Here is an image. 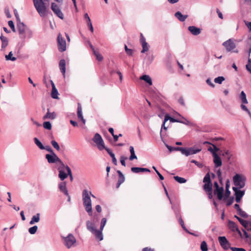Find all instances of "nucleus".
Segmentation results:
<instances>
[{"instance_id":"nucleus-5","label":"nucleus","mask_w":251,"mask_h":251,"mask_svg":"<svg viewBox=\"0 0 251 251\" xmlns=\"http://www.w3.org/2000/svg\"><path fill=\"white\" fill-rule=\"evenodd\" d=\"M235 188L241 189L245 185L246 177L243 176L236 174L233 177Z\"/></svg>"},{"instance_id":"nucleus-10","label":"nucleus","mask_w":251,"mask_h":251,"mask_svg":"<svg viewBox=\"0 0 251 251\" xmlns=\"http://www.w3.org/2000/svg\"><path fill=\"white\" fill-rule=\"evenodd\" d=\"M223 45L225 47L227 51H230L236 47L235 44L232 39H229L223 43Z\"/></svg>"},{"instance_id":"nucleus-43","label":"nucleus","mask_w":251,"mask_h":251,"mask_svg":"<svg viewBox=\"0 0 251 251\" xmlns=\"http://www.w3.org/2000/svg\"><path fill=\"white\" fill-rule=\"evenodd\" d=\"M40 214L39 213L36 214L35 215L32 216V224L35 223H38L40 221Z\"/></svg>"},{"instance_id":"nucleus-53","label":"nucleus","mask_w":251,"mask_h":251,"mask_svg":"<svg viewBox=\"0 0 251 251\" xmlns=\"http://www.w3.org/2000/svg\"><path fill=\"white\" fill-rule=\"evenodd\" d=\"M110 156L112 158V160L113 163L114 165H117V161L115 156V154L114 153H110Z\"/></svg>"},{"instance_id":"nucleus-55","label":"nucleus","mask_w":251,"mask_h":251,"mask_svg":"<svg viewBox=\"0 0 251 251\" xmlns=\"http://www.w3.org/2000/svg\"><path fill=\"white\" fill-rule=\"evenodd\" d=\"M8 25L11 28L13 32H15V28L14 24V23L12 21H8Z\"/></svg>"},{"instance_id":"nucleus-16","label":"nucleus","mask_w":251,"mask_h":251,"mask_svg":"<svg viewBox=\"0 0 251 251\" xmlns=\"http://www.w3.org/2000/svg\"><path fill=\"white\" fill-rule=\"evenodd\" d=\"M17 26L19 34L24 35L27 28L26 25L23 23L19 22L18 23Z\"/></svg>"},{"instance_id":"nucleus-35","label":"nucleus","mask_w":251,"mask_h":251,"mask_svg":"<svg viewBox=\"0 0 251 251\" xmlns=\"http://www.w3.org/2000/svg\"><path fill=\"white\" fill-rule=\"evenodd\" d=\"M106 222H107V220L105 218H103L102 219H101V222H100V229L98 230V231H100V235L101 236H103L102 235V231L103 229V228L106 223Z\"/></svg>"},{"instance_id":"nucleus-25","label":"nucleus","mask_w":251,"mask_h":251,"mask_svg":"<svg viewBox=\"0 0 251 251\" xmlns=\"http://www.w3.org/2000/svg\"><path fill=\"white\" fill-rule=\"evenodd\" d=\"M175 17L180 22H184L187 18V15H182V13L179 12H176L175 14Z\"/></svg>"},{"instance_id":"nucleus-33","label":"nucleus","mask_w":251,"mask_h":251,"mask_svg":"<svg viewBox=\"0 0 251 251\" xmlns=\"http://www.w3.org/2000/svg\"><path fill=\"white\" fill-rule=\"evenodd\" d=\"M203 189L206 192H211L212 190V182L205 183L203 185Z\"/></svg>"},{"instance_id":"nucleus-21","label":"nucleus","mask_w":251,"mask_h":251,"mask_svg":"<svg viewBox=\"0 0 251 251\" xmlns=\"http://www.w3.org/2000/svg\"><path fill=\"white\" fill-rule=\"evenodd\" d=\"M207 144L211 145L213 147V148H212L211 147H209L207 149V150L209 151H210L212 153V155H213V152H214L215 153H217V151H220L219 148H217L215 145L210 143L209 142L205 141L203 143V144Z\"/></svg>"},{"instance_id":"nucleus-27","label":"nucleus","mask_w":251,"mask_h":251,"mask_svg":"<svg viewBox=\"0 0 251 251\" xmlns=\"http://www.w3.org/2000/svg\"><path fill=\"white\" fill-rule=\"evenodd\" d=\"M77 115L78 118L80 119V120L84 124L85 123V120L84 119L83 117L82 108L79 104H78Z\"/></svg>"},{"instance_id":"nucleus-38","label":"nucleus","mask_w":251,"mask_h":251,"mask_svg":"<svg viewBox=\"0 0 251 251\" xmlns=\"http://www.w3.org/2000/svg\"><path fill=\"white\" fill-rule=\"evenodd\" d=\"M174 178L176 181L179 183H184L186 182V179L178 176H175Z\"/></svg>"},{"instance_id":"nucleus-2","label":"nucleus","mask_w":251,"mask_h":251,"mask_svg":"<svg viewBox=\"0 0 251 251\" xmlns=\"http://www.w3.org/2000/svg\"><path fill=\"white\" fill-rule=\"evenodd\" d=\"M33 0L34 7L39 13V15L41 17H46L48 13V10L45 3V1L47 0Z\"/></svg>"},{"instance_id":"nucleus-39","label":"nucleus","mask_w":251,"mask_h":251,"mask_svg":"<svg viewBox=\"0 0 251 251\" xmlns=\"http://www.w3.org/2000/svg\"><path fill=\"white\" fill-rule=\"evenodd\" d=\"M13 53L12 51H10L8 55H5V59L6 60H11L12 61H14L16 60V58L15 57H12Z\"/></svg>"},{"instance_id":"nucleus-8","label":"nucleus","mask_w":251,"mask_h":251,"mask_svg":"<svg viewBox=\"0 0 251 251\" xmlns=\"http://www.w3.org/2000/svg\"><path fill=\"white\" fill-rule=\"evenodd\" d=\"M58 48L60 51L63 52L66 50V42L60 34L57 37Z\"/></svg>"},{"instance_id":"nucleus-19","label":"nucleus","mask_w":251,"mask_h":251,"mask_svg":"<svg viewBox=\"0 0 251 251\" xmlns=\"http://www.w3.org/2000/svg\"><path fill=\"white\" fill-rule=\"evenodd\" d=\"M229 228L233 231H237L239 234L241 235V232L238 229L237 225L233 221H229L228 222Z\"/></svg>"},{"instance_id":"nucleus-13","label":"nucleus","mask_w":251,"mask_h":251,"mask_svg":"<svg viewBox=\"0 0 251 251\" xmlns=\"http://www.w3.org/2000/svg\"><path fill=\"white\" fill-rule=\"evenodd\" d=\"M201 149H196L195 147L185 148L183 154L188 156L190 155L196 154L201 151Z\"/></svg>"},{"instance_id":"nucleus-1","label":"nucleus","mask_w":251,"mask_h":251,"mask_svg":"<svg viewBox=\"0 0 251 251\" xmlns=\"http://www.w3.org/2000/svg\"><path fill=\"white\" fill-rule=\"evenodd\" d=\"M91 196L95 198L90 191L84 189L82 191V201L85 210L88 213L89 215H92V202Z\"/></svg>"},{"instance_id":"nucleus-18","label":"nucleus","mask_w":251,"mask_h":251,"mask_svg":"<svg viewBox=\"0 0 251 251\" xmlns=\"http://www.w3.org/2000/svg\"><path fill=\"white\" fill-rule=\"evenodd\" d=\"M212 156L213 157V162L215 167L216 168L220 167L222 165V162L218 154L213 152Z\"/></svg>"},{"instance_id":"nucleus-14","label":"nucleus","mask_w":251,"mask_h":251,"mask_svg":"<svg viewBox=\"0 0 251 251\" xmlns=\"http://www.w3.org/2000/svg\"><path fill=\"white\" fill-rule=\"evenodd\" d=\"M235 218H236L238 220V221L240 223V224L248 230H251V223L247 221H246V220H244L240 218H239V217H238L237 216L235 215Z\"/></svg>"},{"instance_id":"nucleus-41","label":"nucleus","mask_w":251,"mask_h":251,"mask_svg":"<svg viewBox=\"0 0 251 251\" xmlns=\"http://www.w3.org/2000/svg\"><path fill=\"white\" fill-rule=\"evenodd\" d=\"M131 171L134 173H139L140 172H143V168L140 167H132Z\"/></svg>"},{"instance_id":"nucleus-11","label":"nucleus","mask_w":251,"mask_h":251,"mask_svg":"<svg viewBox=\"0 0 251 251\" xmlns=\"http://www.w3.org/2000/svg\"><path fill=\"white\" fill-rule=\"evenodd\" d=\"M218 240L220 245L224 250H227L230 248V243L225 236L219 237Z\"/></svg>"},{"instance_id":"nucleus-24","label":"nucleus","mask_w":251,"mask_h":251,"mask_svg":"<svg viewBox=\"0 0 251 251\" xmlns=\"http://www.w3.org/2000/svg\"><path fill=\"white\" fill-rule=\"evenodd\" d=\"M224 191V189L222 186L216 190H214V193L217 195V198L219 200H221L223 198Z\"/></svg>"},{"instance_id":"nucleus-29","label":"nucleus","mask_w":251,"mask_h":251,"mask_svg":"<svg viewBox=\"0 0 251 251\" xmlns=\"http://www.w3.org/2000/svg\"><path fill=\"white\" fill-rule=\"evenodd\" d=\"M140 79L144 80L150 85H151L152 84L151 78L148 75H142L140 77Z\"/></svg>"},{"instance_id":"nucleus-58","label":"nucleus","mask_w":251,"mask_h":251,"mask_svg":"<svg viewBox=\"0 0 251 251\" xmlns=\"http://www.w3.org/2000/svg\"><path fill=\"white\" fill-rule=\"evenodd\" d=\"M191 163H194L195 165H196L199 168H201L203 167V165L201 163H200L197 161L195 160H192L191 161Z\"/></svg>"},{"instance_id":"nucleus-56","label":"nucleus","mask_w":251,"mask_h":251,"mask_svg":"<svg viewBox=\"0 0 251 251\" xmlns=\"http://www.w3.org/2000/svg\"><path fill=\"white\" fill-rule=\"evenodd\" d=\"M127 159V157L124 156H121L120 157V162L121 163V164L124 166H126V162L125 160Z\"/></svg>"},{"instance_id":"nucleus-63","label":"nucleus","mask_w":251,"mask_h":251,"mask_svg":"<svg viewBox=\"0 0 251 251\" xmlns=\"http://www.w3.org/2000/svg\"><path fill=\"white\" fill-rule=\"evenodd\" d=\"M184 149L185 148L175 147V151H180L182 154H183Z\"/></svg>"},{"instance_id":"nucleus-60","label":"nucleus","mask_w":251,"mask_h":251,"mask_svg":"<svg viewBox=\"0 0 251 251\" xmlns=\"http://www.w3.org/2000/svg\"><path fill=\"white\" fill-rule=\"evenodd\" d=\"M4 13H5L6 17L8 18H10L11 17V14L10 13V11H9V10L8 8H7V7L5 8V9H4Z\"/></svg>"},{"instance_id":"nucleus-44","label":"nucleus","mask_w":251,"mask_h":251,"mask_svg":"<svg viewBox=\"0 0 251 251\" xmlns=\"http://www.w3.org/2000/svg\"><path fill=\"white\" fill-rule=\"evenodd\" d=\"M222 155L227 159V160H229L231 157V154L229 151L226 150L224 151V152L222 153Z\"/></svg>"},{"instance_id":"nucleus-15","label":"nucleus","mask_w":251,"mask_h":251,"mask_svg":"<svg viewBox=\"0 0 251 251\" xmlns=\"http://www.w3.org/2000/svg\"><path fill=\"white\" fill-rule=\"evenodd\" d=\"M64 169H65V167H62L61 165L59 166L57 168L59 171L58 176L62 181L66 178L68 176V173H66L64 172Z\"/></svg>"},{"instance_id":"nucleus-32","label":"nucleus","mask_w":251,"mask_h":251,"mask_svg":"<svg viewBox=\"0 0 251 251\" xmlns=\"http://www.w3.org/2000/svg\"><path fill=\"white\" fill-rule=\"evenodd\" d=\"M129 151L130 152V155L129 157V159L131 161L133 160L134 159H137V156L135 155L134 149L133 147L130 146L129 147Z\"/></svg>"},{"instance_id":"nucleus-54","label":"nucleus","mask_w":251,"mask_h":251,"mask_svg":"<svg viewBox=\"0 0 251 251\" xmlns=\"http://www.w3.org/2000/svg\"><path fill=\"white\" fill-rule=\"evenodd\" d=\"M99 216L98 215L95 214L94 215L92 220L91 221H92V222H94L95 224L96 225V223H97L99 222Z\"/></svg>"},{"instance_id":"nucleus-3","label":"nucleus","mask_w":251,"mask_h":251,"mask_svg":"<svg viewBox=\"0 0 251 251\" xmlns=\"http://www.w3.org/2000/svg\"><path fill=\"white\" fill-rule=\"evenodd\" d=\"M62 240L64 246L68 249L75 246L76 240L75 237L69 233L66 236H61Z\"/></svg>"},{"instance_id":"nucleus-57","label":"nucleus","mask_w":251,"mask_h":251,"mask_svg":"<svg viewBox=\"0 0 251 251\" xmlns=\"http://www.w3.org/2000/svg\"><path fill=\"white\" fill-rule=\"evenodd\" d=\"M217 175L218 176V177L220 181V183H221L222 182V173L220 169L217 171Z\"/></svg>"},{"instance_id":"nucleus-47","label":"nucleus","mask_w":251,"mask_h":251,"mask_svg":"<svg viewBox=\"0 0 251 251\" xmlns=\"http://www.w3.org/2000/svg\"><path fill=\"white\" fill-rule=\"evenodd\" d=\"M43 126L45 129L50 130L51 129V125L50 122H45L43 123Z\"/></svg>"},{"instance_id":"nucleus-50","label":"nucleus","mask_w":251,"mask_h":251,"mask_svg":"<svg viewBox=\"0 0 251 251\" xmlns=\"http://www.w3.org/2000/svg\"><path fill=\"white\" fill-rule=\"evenodd\" d=\"M51 144L57 151H59L60 147L57 142L54 140H52L51 141Z\"/></svg>"},{"instance_id":"nucleus-40","label":"nucleus","mask_w":251,"mask_h":251,"mask_svg":"<svg viewBox=\"0 0 251 251\" xmlns=\"http://www.w3.org/2000/svg\"><path fill=\"white\" fill-rule=\"evenodd\" d=\"M65 169L68 173V175L70 177V180L71 181L73 180V176L72 173V171L71 169L69 168V167L68 165H65Z\"/></svg>"},{"instance_id":"nucleus-64","label":"nucleus","mask_w":251,"mask_h":251,"mask_svg":"<svg viewBox=\"0 0 251 251\" xmlns=\"http://www.w3.org/2000/svg\"><path fill=\"white\" fill-rule=\"evenodd\" d=\"M234 199L233 197L230 198L226 202V205L230 206L233 202Z\"/></svg>"},{"instance_id":"nucleus-62","label":"nucleus","mask_w":251,"mask_h":251,"mask_svg":"<svg viewBox=\"0 0 251 251\" xmlns=\"http://www.w3.org/2000/svg\"><path fill=\"white\" fill-rule=\"evenodd\" d=\"M140 42L141 44H144V43H147V42L146 41V39L144 37V36H143L142 33L140 34Z\"/></svg>"},{"instance_id":"nucleus-45","label":"nucleus","mask_w":251,"mask_h":251,"mask_svg":"<svg viewBox=\"0 0 251 251\" xmlns=\"http://www.w3.org/2000/svg\"><path fill=\"white\" fill-rule=\"evenodd\" d=\"M225 79V78L223 76H218L214 79V82L216 83L221 84Z\"/></svg>"},{"instance_id":"nucleus-23","label":"nucleus","mask_w":251,"mask_h":251,"mask_svg":"<svg viewBox=\"0 0 251 251\" xmlns=\"http://www.w3.org/2000/svg\"><path fill=\"white\" fill-rule=\"evenodd\" d=\"M59 189L61 192L66 196H68V191L66 188V183L65 181L60 182L58 185Z\"/></svg>"},{"instance_id":"nucleus-36","label":"nucleus","mask_w":251,"mask_h":251,"mask_svg":"<svg viewBox=\"0 0 251 251\" xmlns=\"http://www.w3.org/2000/svg\"><path fill=\"white\" fill-rule=\"evenodd\" d=\"M240 99H241L242 102L244 104L248 103V100L246 98V94L244 91H242L240 95Z\"/></svg>"},{"instance_id":"nucleus-48","label":"nucleus","mask_w":251,"mask_h":251,"mask_svg":"<svg viewBox=\"0 0 251 251\" xmlns=\"http://www.w3.org/2000/svg\"><path fill=\"white\" fill-rule=\"evenodd\" d=\"M201 249L202 251H207V245L205 241H202L201 245Z\"/></svg>"},{"instance_id":"nucleus-52","label":"nucleus","mask_w":251,"mask_h":251,"mask_svg":"<svg viewBox=\"0 0 251 251\" xmlns=\"http://www.w3.org/2000/svg\"><path fill=\"white\" fill-rule=\"evenodd\" d=\"M247 70L251 74V59H249L248 63L246 66Z\"/></svg>"},{"instance_id":"nucleus-49","label":"nucleus","mask_w":251,"mask_h":251,"mask_svg":"<svg viewBox=\"0 0 251 251\" xmlns=\"http://www.w3.org/2000/svg\"><path fill=\"white\" fill-rule=\"evenodd\" d=\"M94 54L96 56L97 59L98 61H100L103 59L102 56L100 54L98 51H97L96 50H94Z\"/></svg>"},{"instance_id":"nucleus-51","label":"nucleus","mask_w":251,"mask_h":251,"mask_svg":"<svg viewBox=\"0 0 251 251\" xmlns=\"http://www.w3.org/2000/svg\"><path fill=\"white\" fill-rule=\"evenodd\" d=\"M237 212L238 214L240 215V216L243 218H247L248 216L246 212H245L244 211H243L241 209Z\"/></svg>"},{"instance_id":"nucleus-37","label":"nucleus","mask_w":251,"mask_h":251,"mask_svg":"<svg viewBox=\"0 0 251 251\" xmlns=\"http://www.w3.org/2000/svg\"><path fill=\"white\" fill-rule=\"evenodd\" d=\"M34 141L35 142V144L36 145V146L40 150H44V146H43L42 143L40 141V140L38 138H34Z\"/></svg>"},{"instance_id":"nucleus-22","label":"nucleus","mask_w":251,"mask_h":251,"mask_svg":"<svg viewBox=\"0 0 251 251\" xmlns=\"http://www.w3.org/2000/svg\"><path fill=\"white\" fill-rule=\"evenodd\" d=\"M59 67L61 73L64 76V77H65L66 72V62L64 59H61L60 60Z\"/></svg>"},{"instance_id":"nucleus-6","label":"nucleus","mask_w":251,"mask_h":251,"mask_svg":"<svg viewBox=\"0 0 251 251\" xmlns=\"http://www.w3.org/2000/svg\"><path fill=\"white\" fill-rule=\"evenodd\" d=\"M46 158L49 163H58V166L61 165L62 167H65V165L54 152H52L51 154H47L46 155Z\"/></svg>"},{"instance_id":"nucleus-17","label":"nucleus","mask_w":251,"mask_h":251,"mask_svg":"<svg viewBox=\"0 0 251 251\" xmlns=\"http://www.w3.org/2000/svg\"><path fill=\"white\" fill-rule=\"evenodd\" d=\"M49 82H50V83L51 85V87H52L51 97L53 99H58V92L57 89L56 88V87L55 86V85H54L53 82L50 79H49Z\"/></svg>"},{"instance_id":"nucleus-59","label":"nucleus","mask_w":251,"mask_h":251,"mask_svg":"<svg viewBox=\"0 0 251 251\" xmlns=\"http://www.w3.org/2000/svg\"><path fill=\"white\" fill-rule=\"evenodd\" d=\"M230 249L232 251H246V250L243 248L230 247Z\"/></svg>"},{"instance_id":"nucleus-12","label":"nucleus","mask_w":251,"mask_h":251,"mask_svg":"<svg viewBox=\"0 0 251 251\" xmlns=\"http://www.w3.org/2000/svg\"><path fill=\"white\" fill-rule=\"evenodd\" d=\"M233 191L235 193V201L237 202H240L242 198L245 194L244 190H240V189L232 188Z\"/></svg>"},{"instance_id":"nucleus-42","label":"nucleus","mask_w":251,"mask_h":251,"mask_svg":"<svg viewBox=\"0 0 251 251\" xmlns=\"http://www.w3.org/2000/svg\"><path fill=\"white\" fill-rule=\"evenodd\" d=\"M142 47V50H141V53H145V52L149 50V46L147 43H144V44H141Z\"/></svg>"},{"instance_id":"nucleus-61","label":"nucleus","mask_w":251,"mask_h":251,"mask_svg":"<svg viewBox=\"0 0 251 251\" xmlns=\"http://www.w3.org/2000/svg\"><path fill=\"white\" fill-rule=\"evenodd\" d=\"M241 107L242 108V110L246 111L248 114L249 115H250V116L251 115V112L249 111V110L247 108V107H246V106H245V105H244L243 104H242L241 105Z\"/></svg>"},{"instance_id":"nucleus-26","label":"nucleus","mask_w":251,"mask_h":251,"mask_svg":"<svg viewBox=\"0 0 251 251\" xmlns=\"http://www.w3.org/2000/svg\"><path fill=\"white\" fill-rule=\"evenodd\" d=\"M56 113L54 112L50 113L49 111V109H48V111L46 115L43 117V119H50L53 120L56 118Z\"/></svg>"},{"instance_id":"nucleus-4","label":"nucleus","mask_w":251,"mask_h":251,"mask_svg":"<svg viewBox=\"0 0 251 251\" xmlns=\"http://www.w3.org/2000/svg\"><path fill=\"white\" fill-rule=\"evenodd\" d=\"M86 227L87 229L95 235V237L99 241L103 240V236L100 235V231H98L97 229L95 224L94 222L90 221H87L86 222Z\"/></svg>"},{"instance_id":"nucleus-31","label":"nucleus","mask_w":251,"mask_h":251,"mask_svg":"<svg viewBox=\"0 0 251 251\" xmlns=\"http://www.w3.org/2000/svg\"><path fill=\"white\" fill-rule=\"evenodd\" d=\"M178 116H179L180 117H181V119H179V121L178 122V123L183 124L187 126H189L191 124V123L187 120L186 118H185L184 117L182 116L180 114L178 113H176Z\"/></svg>"},{"instance_id":"nucleus-34","label":"nucleus","mask_w":251,"mask_h":251,"mask_svg":"<svg viewBox=\"0 0 251 251\" xmlns=\"http://www.w3.org/2000/svg\"><path fill=\"white\" fill-rule=\"evenodd\" d=\"M168 120H170V122H172V123H175V122L178 123V122H180L179 119L173 118L170 117L169 114H166L165 116V122H167Z\"/></svg>"},{"instance_id":"nucleus-7","label":"nucleus","mask_w":251,"mask_h":251,"mask_svg":"<svg viewBox=\"0 0 251 251\" xmlns=\"http://www.w3.org/2000/svg\"><path fill=\"white\" fill-rule=\"evenodd\" d=\"M93 141L97 146L98 148L101 151L105 148L104 143L103 140L99 133L95 134L94 137L93 138Z\"/></svg>"},{"instance_id":"nucleus-28","label":"nucleus","mask_w":251,"mask_h":251,"mask_svg":"<svg viewBox=\"0 0 251 251\" xmlns=\"http://www.w3.org/2000/svg\"><path fill=\"white\" fill-rule=\"evenodd\" d=\"M84 18L85 19H86V21H87V24L89 28V29L90 30V31L92 32H94V28H93V25H92V24L91 23V19H90V18L89 16H88L87 13H85L84 15Z\"/></svg>"},{"instance_id":"nucleus-20","label":"nucleus","mask_w":251,"mask_h":251,"mask_svg":"<svg viewBox=\"0 0 251 251\" xmlns=\"http://www.w3.org/2000/svg\"><path fill=\"white\" fill-rule=\"evenodd\" d=\"M188 29L193 35H198L201 32V29L195 26H189Z\"/></svg>"},{"instance_id":"nucleus-30","label":"nucleus","mask_w":251,"mask_h":251,"mask_svg":"<svg viewBox=\"0 0 251 251\" xmlns=\"http://www.w3.org/2000/svg\"><path fill=\"white\" fill-rule=\"evenodd\" d=\"M0 38L1 39V41L2 42V45H1V48L4 49L5 48L8 44V40L7 37H4L2 35H1L0 37Z\"/></svg>"},{"instance_id":"nucleus-9","label":"nucleus","mask_w":251,"mask_h":251,"mask_svg":"<svg viewBox=\"0 0 251 251\" xmlns=\"http://www.w3.org/2000/svg\"><path fill=\"white\" fill-rule=\"evenodd\" d=\"M51 9L54 13L60 19H63L64 15L62 11H61L60 8L55 3L52 2L51 4Z\"/></svg>"},{"instance_id":"nucleus-46","label":"nucleus","mask_w":251,"mask_h":251,"mask_svg":"<svg viewBox=\"0 0 251 251\" xmlns=\"http://www.w3.org/2000/svg\"><path fill=\"white\" fill-rule=\"evenodd\" d=\"M203 182L205 183H209V182H211V179H210V175L208 173H207L205 176H204V178H203Z\"/></svg>"}]
</instances>
